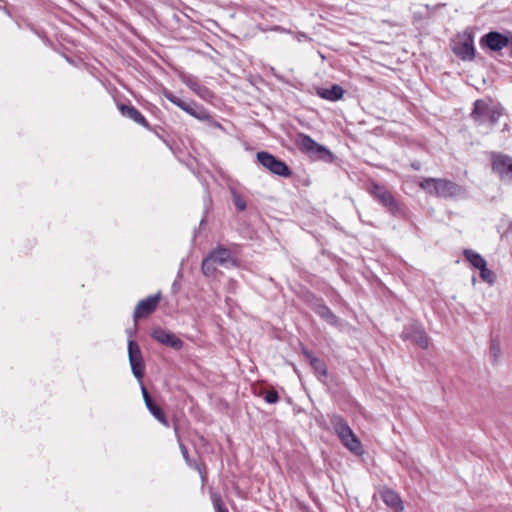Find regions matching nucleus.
I'll return each instance as SVG.
<instances>
[{"label":"nucleus","instance_id":"nucleus-29","mask_svg":"<svg viewBox=\"0 0 512 512\" xmlns=\"http://www.w3.org/2000/svg\"><path fill=\"white\" fill-rule=\"evenodd\" d=\"M180 80L192 91L193 87L199 83L198 79L190 74L183 73L180 75Z\"/></svg>","mask_w":512,"mask_h":512},{"label":"nucleus","instance_id":"nucleus-9","mask_svg":"<svg viewBox=\"0 0 512 512\" xmlns=\"http://www.w3.org/2000/svg\"><path fill=\"white\" fill-rule=\"evenodd\" d=\"M492 170L495 172L501 181L512 182V157L494 153L492 155Z\"/></svg>","mask_w":512,"mask_h":512},{"label":"nucleus","instance_id":"nucleus-10","mask_svg":"<svg viewBox=\"0 0 512 512\" xmlns=\"http://www.w3.org/2000/svg\"><path fill=\"white\" fill-rule=\"evenodd\" d=\"M161 300V292H157L154 295H149L145 299L140 300L133 313V319L137 322L139 319L146 318L152 314L156 309Z\"/></svg>","mask_w":512,"mask_h":512},{"label":"nucleus","instance_id":"nucleus-41","mask_svg":"<svg viewBox=\"0 0 512 512\" xmlns=\"http://www.w3.org/2000/svg\"><path fill=\"white\" fill-rule=\"evenodd\" d=\"M126 3H131L133 0H124Z\"/></svg>","mask_w":512,"mask_h":512},{"label":"nucleus","instance_id":"nucleus-39","mask_svg":"<svg viewBox=\"0 0 512 512\" xmlns=\"http://www.w3.org/2000/svg\"><path fill=\"white\" fill-rule=\"evenodd\" d=\"M309 495L311 496V498L315 501V498H314V495L312 492H309Z\"/></svg>","mask_w":512,"mask_h":512},{"label":"nucleus","instance_id":"nucleus-25","mask_svg":"<svg viewBox=\"0 0 512 512\" xmlns=\"http://www.w3.org/2000/svg\"><path fill=\"white\" fill-rule=\"evenodd\" d=\"M259 396L263 397L264 400L269 404H275L279 401L278 392L274 389H261L259 392Z\"/></svg>","mask_w":512,"mask_h":512},{"label":"nucleus","instance_id":"nucleus-27","mask_svg":"<svg viewBox=\"0 0 512 512\" xmlns=\"http://www.w3.org/2000/svg\"><path fill=\"white\" fill-rule=\"evenodd\" d=\"M479 271H480V278L484 282H486L490 285L495 283V274L492 270L487 268V263L484 265V268H480Z\"/></svg>","mask_w":512,"mask_h":512},{"label":"nucleus","instance_id":"nucleus-5","mask_svg":"<svg viewBox=\"0 0 512 512\" xmlns=\"http://www.w3.org/2000/svg\"><path fill=\"white\" fill-rule=\"evenodd\" d=\"M330 422L341 443L355 455H362V444L343 416L334 414L330 417Z\"/></svg>","mask_w":512,"mask_h":512},{"label":"nucleus","instance_id":"nucleus-7","mask_svg":"<svg viewBox=\"0 0 512 512\" xmlns=\"http://www.w3.org/2000/svg\"><path fill=\"white\" fill-rule=\"evenodd\" d=\"M164 96L171 103H173L174 105H176L192 117L201 121L208 118V110L204 106L196 103L195 101H185L179 98L178 96L174 95L171 91L167 90L164 91Z\"/></svg>","mask_w":512,"mask_h":512},{"label":"nucleus","instance_id":"nucleus-3","mask_svg":"<svg viewBox=\"0 0 512 512\" xmlns=\"http://www.w3.org/2000/svg\"><path fill=\"white\" fill-rule=\"evenodd\" d=\"M367 192L392 216L403 218L407 215V207L385 185L372 181L367 187Z\"/></svg>","mask_w":512,"mask_h":512},{"label":"nucleus","instance_id":"nucleus-31","mask_svg":"<svg viewBox=\"0 0 512 512\" xmlns=\"http://www.w3.org/2000/svg\"><path fill=\"white\" fill-rule=\"evenodd\" d=\"M302 354L305 357V359L309 362V364H312L313 360H316L318 357L314 356V354L308 350L307 348L302 349Z\"/></svg>","mask_w":512,"mask_h":512},{"label":"nucleus","instance_id":"nucleus-38","mask_svg":"<svg viewBox=\"0 0 512 512\" xmlns=\"http://www.w3.org/2000/svg\"><path fill=\"white\" fill-rule=\"evenodd\" d=\"M174 430H175V433L178 435V425L177 424H174Z\"/></svg>","mask_w":512,"mask_h":512},{"label":"nucleus","instance_id":"nucleus-8","mask_svg":"<svg viewBox=\"0 0 512 512\" xmlns=\"http://www.w3.org/2000/svg\"><path fill=\"white\" fill-rule=\"evenodd\" d=\"M128 357L133 375L141 382L145 373V362L140 346L134 340H128Z\"/></svg>","mask_w":512,"mask_h":512},{"label":"nucleus","instance_id":"nucleus-6","mask_svg":"<svg viewBox=\"0 0 512 512\" xmlns=\"http://www.w3.org/2000/svg\"><path fill=\"white\" fill-rule=\"evenodd\" d=\"M257 161L270 173L284 177L289 178L292 176L293 172L289 168V166L282 161L281 159H278L273 154L266 152V151H260L256 154Z\"/></svg>","mask_w":512,"mask_h":512},{"label":"nucleus","instance_id":"nucleus-34","mask_svg":"<svg viewBox=\"0 0 512 512\" xmlns=\"http://www.w3.org/2000/svg\"><path fill=\"white\" fill-rule=\"evenodd\" d=\"M507 48L509 49V56L512 58V32L508 31Z\"/></svg>","mask_w":512,"mask_h":512},{"label":"nucleus","instance_id":"nucleus-19","mask_svg":"<svg viewBox=\"0 0 512 512\" xmlns=\"http://www.w3.org/2000/svg\"><path fill=\"white\" fill-rule=\"evenodd\" d=\"M463 256L467 262L475 269L484 268V265L487 263L486 260L472 249H464Z\"/></svg>","mask_w":512,"mask_h":512},{"label":"nucleus","instance_id":"nucleus-18","mask_svg":"<svg viewBox=\"0 0 512 512\" xmlns=\"http://www.w3.org/2000/svg\"><path fill=\"white\" fill-rule=\"evenodd\" d=\"M344 93V89L338 84H334L330 88L318 87L316 89V94L319 97L333 102L340 100Z\"/></svg>","mask_w":512,"mask_h":512},{"label":"nucleus","instance_id":"nucleus-22","mask_svg":"<svg viewBox=\"0 0 512 512\" xmlns=\"http://www.w3.org/2000/svg\"><path fill=\"white\" fill-rule=\"evenodd\" d=\"M216 265L212 259V257L209 256V254L203 259L201 264V270L202 273L205 276H213L216 272Z\"/></svg>","mask_w":512,"mask_h":512},{"label":"nucleus","instance_id":"nucleus-2","mask_svg":"<svg viewBox=\"0 0 512 512\" xmlns=\"http://www.w3.org/2000/svg\"><path fill=\"white\" fill-rule=\"evenodd\" d=\"M419 187L430 196L444 199L462 197L466 192L464 187L445 178H423Z\"/></svg>","mask_w":512,"mask_h":512},{"label":"nucleus","instance_id":"nucleus-33","mask_svg":"<svg viewBox=\"0 0 512 512\" xmlns=\"http://www.w3.org/2000/svg\"><path fill=\"white\" fill-rule=\"evenodd\" d=\"M141 392H142L143 399L145 401V405L147 403H150V402L153 401V399L151 398L148 390L146 389V387L143 384L141 385Z\"/></svg>","mask_w":512,"mask_h":512},{"label":"nucleus","instance_id":"nucleus-32","mask_svg":"<svg viewBox=\"0 0 512 512\" xmlns=\"http://www.w3.org/2000/svg\"><path fill=\"white\" fill-rule=\"evenodd\" d=\"M179 446H180V450H181V454H182L183 458L191 466V461H190V458H189L188 448L185 446V444H183L181 442H180Z\"/></svg>","mask_w":512,"mask_h":512},{"label":"nucleus","instance_id":"nucleus-4","mask_svg":"<svg viewBox=\"0 0 512 512\" xmlns=\"http://www.w3.org/2000/svg\"><path fill=\"white\" fill-rule=\"evenodd\" d=\"M294 143L300 152L308 156L312 161L332 163L335 160V156L327 147L317 143L305 133H297Z\"/></svg>","mask_w":512,"mask_h":512},{"label":"nucleus","instance_id":"nucleus-13","mask_svg":"<svg viewBox=\"0 0 512 512\" xmlns=\"http://www.w3.org/2000/svg\"><path fill=\"white\" fill-rule=\"evenodd\" d=\"M151 337L157 342L175 350H181L184 344L183 341L175 334L161 327L153 329L151 332Z\"/></svg>","mask_w":512,"mask_h":512},{"label":"nucleus","instance_id":"nucleus-24","mask_svg":"<svg viewBox=\"0 0 512 512\" xmlns=\"http://www.w3.org/2000/svg\"><path fill=\"white\" fill-rule=\"evenodd\" d=\"M230 193L232 196V201H233L235 207L237 208V210L244 211L247 206H246V201L242 197V195L235 188H230Z\"/></svg>","mask_w":512,"mask_h":512},{"label":"nucleus","instance_id":"nucleus-16","mask_svg":"<svg viewBox=\"0 0 512 512\" xmlns=\"http://www.w3.org/2000/svg\"><path fill=\"white\" fill-rule=\"evenodd\" d=\"M379 493L385 505L394 512H402L404 510V503L398 493L389 488H383Z\"/></svg>","mask_w":512,"mask_h":512},{"label":"nucleus","instance_id":"nucleus-36","mask_svg":"<svg viewBox=\"0 0 512 512\" xmlns=\"http://www.w3.org/2000/svg\"><path fill=\"white\" fill-rule=\"evenodd\" d=\"M491 351H492V353H493V355H494V358L496 359L497 354H498V352H499V347H498V345H497V344H495V343H492V344H491Z\"/></svg>","mask_w":512,"mask_h":512},{"label":"nucleus","instance_id":"nucleus-23","mask_svg":"<svg viewBox=\"0 0 512 512\" xmlns=\"http://www.w3.org/2000/svg\"><path fill=\"white\" fill-rule=\"evenodd\" d=\"M210 496L215 512H229L219 493L211 491Z\"/></svg>","mask_w":512,"mask_h":512},{"label":"nucleus","instance_id":"nucleus-35","mask_svg":"<svg viewBox=\"0 0 512 512\" xmlns=\"http://www.w3.org/2000/svg\"><path fill=\"white\" fill-rule=\"evenodd\" d=\"M137 332V326L135 325L134 328L127 329L126 333L129 336V340H133L132 338L136 335Z\"/></svg>","mask_w":512,"mask_h":512},{"label":"nucleus","instance_id":"nucleus-30","mask_svg":"<svg viewBox=\"0 0 512 512\" xmlns=\"http://www.w3.org/2000/svg\"><path fill=\"white\" fill-rule=\"evenodd\" d=\"M203 121H206L210 127L224 130V127L222 126V124L220 122L216 121L214 118H212L209 113H208V118L204 119Z\"/></svg>","mask_w":512,"mask_h":512},{"label":"nucleus","instance_id":"nucleus-26","mask_svg":"<svg viewBox=\"0 0 512 512\" xmlns=\"http://www.w3.org/2000/svg\"><path fill=\"white\" fill-rule=\"evenodd\" d=\"M310 366L318 375L322 377H326L328 375L327 366L320 358L313 360Z\"/></svg>","mask_w":512,"mask_h":512},{"label":"nucleus","instance_id":"nucleus-37","mask_svg":"<svg viewBox=\"0 0 512 512\" xmlns=\"http://www.w3.org/2000/svg\"><path fill=\"white\" fill-rule=\"evenodd\" d=\"M411 167L414 169V170H420L421 168V164L419 162H414L411 164Z\"/></svg>","mask_w":512,"mask_h":512},{"label":"nucleus","instance_id":"nucleus-40","mask_svg":"<svg viewBox=\"0 0 512 512\" xmlns=\"http://www.w3.org/2000/svg\"><path fill=\"white\" fill-rule=\"evenodd\" d=\"M126 3H131L133 0H124Z\"/></svg>","mask_w":512,"mask_h":512},{"label":"nucleus","instance_id":"nucleus-11","mask_svg":"<svg viewBox=\"0 0 512 512\" xmlns=\"http://www.w3.org/2000/svg\"><path fill=\"white\" fill-rule=\"evenodd\" d=\"M453 52L463 61L474 60L476 51L472 33L465 32L460 41L455 44Z\"/></svg>","mask_w":512,"mask_h":512},{"label":"nucleus","instance_id":"nucleus-20","mask_svg":"<svg viewBox=\"0 0 512 512\" xmlns=\"http://www.w3.org/2000/svg\"><path fill=\"white\" fill-rule=\"evenodd\" d=\"M149 412L165 427H169L170 423L164 413V411L154 402H150L146 404Z\"/></svg>","mask_w":512,"mask_h":512},{"label":"nucleus","instance_id":"nucleus-14","mask_svg":"<svg viewBox=\"0 0 512 512\" xmlns=\"http://www.w3.org/2000/svg\"><path fill=\"white\" fill-rule=\"evenodd\" d=\"M122 116L131 119L142 127L151 130V127L144 115L134 106L120 103L117 105Z\"/></svg>","mask_w":512,"mask_h":512},{"label":"nucleus","instance_id":"nucleus-17","mask_svg":"<svg viewBox=\"0 0 512 512\" xmlns=\"http://www.w3.org/2000/svg\"><path fill=\"white\" fill-rule=\"evenodd\" d=\"M209 256L212 257L213 261L217 265L221 266H236V260L234 259L232 252L222 246H218L217 248L211 250Z\"/></svg>","mask_w":512,"mask_h":512},{"label":"nucleus","instance_id":"nucleus-28","mask_svg":"<svg viewBox=\"0 0 512 512\" xmlns=\"http://www.w3.org/2000/svg\"><path fill=\"white\" fill-rule=\"evenodd\" d=\"M415 342L422 348L426 349L429 346V338L424 331H417L415 333Z\"/></svg>","mask_w":512,"mask_h":512},{"label":"nucleus","instance_id":"nucleus-1","mask_svg":"<svg viewBox=\"0 0 512 512\" xmlns=\"http://www.w3.org/2000/svg\"><path fill=\"white\" fill-rule=\"evenodd\" d=\"M504 107L491 97L477 99L472 104L470 119L478 126L494 127L504 114Z\"/></svg>","mask_w":512,"mask_h":512},{"label":"nucleus","instance_id":"nucleus-21","mask_svg":"<svg viewBox=\"0 0 512 512\" xmlns=\"http://www.w3.org/2000/svg\"><path fill=\"white\" fill-rule=\"evenodd\" d=\"M192 91L204 101H211L215 97L213 91L210 90L207 86L202 85L200 82L196 85V87H193Z\"/></svg>","mask_w":512,"mask_h":512},{"label":"nucleus","instance_id":"nucleus-15","mask_svg":"<svg viewBox=\"0 0 512 512\" xmlns=\"http://www.w3.org/2000/svg\"><path fill=\"white\" fill-rule=\"evenodd\" d=\"M312 310L324 321L332 326H340V319L336 316L332 310L322 301L317 300L311 305Z\"/></svg>","mask_w":512,"mask_h":512},{"label":"nucleus","instance_id":"nucleus-12","mask_svg":"<svg viewBox=\"0 0 512 512\" xmlns=\"http://www.w3.org/2000/svg\"><path fill=\"white\" fill-rule=\"evenodd\" d=\"M507 40L508 31L505 34L498 31H490L480 38L479 43L482 48H488L490 51L498 52L507 47Z\"/></svg>","mask_w":512,"mask_h":512}]
</instances>
